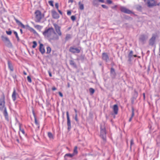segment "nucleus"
Wrapping results in <instances>:
<instances>
[{"instance_id":"8","label":"nucleus","mask_w":160,"mask_h":160,"mask_svg":"<svg viewBox=\"0 0 160 160\" xmlns=\"http://www.w3.org/2000/svg\"><path fill=\"white\" fill-rule=\"evenodd\" d=\"M67 118V124L68 126V130L69 131L71 128V121L69 116V112L68 111L66 112Z\"/></svg>"},{"instance_id":"49","label":"nucleus","mask_w":160,"mask_h":160,"mask_svg":"<svg viewBox=\"0 0 160 160\" xmlns=\"http://www.w3.org/2000/svg\"><path fill=\"white\" fill-rule=\"evenodd\" d=\"M55 7L57 9H58V7H59V6H58V3H56L55 4Z\"/></svg>"},{"instance_id":"60","label":"nucleus","mask_w":160,"mask_h":160,"mask_svg":"<svg viewBox=\"0 0 160 160\" xmlns=\"http://www.w3.org/2000/svg\"><path fill=\"white\" fill-rule=\"evenodd\" d=\"M20 31L21 33L22 34L23 32H22V29H20Z\"/></svg>"},{"instance_id":"27","label":"nucleus","mask_w":160,"mask_h":160,"mask_svg":"<svg viewBox=\"0 0 160 160\" xmlns=\"http://www.w3.org/2000/svg\"><path fill=\"white\" fill-rule=\"evenodd\" d=\"M92 4L94 6H96V7L98 6V3L97 0H93L92 2Z\"/></svg>"},{"instance_id":"33","label":"nucleus","mask_w":160,"mask_h":160,"mask_svg":"<svg viewBox=\"0 0 160 160\" xmlns=\"http://www.w3.org/2000/svg\"><path fill=\"white\" fill-rule=\"evenodd\" d=\"M51 51V48L49 47H48L47 48V53H49Z\"/></svg>"},{"instance_id":"31","label":"nucleus","mask_w":160,"mask_h":160,"mask_svg":"<svg viewBox=\"0 0 160 160\" xmlns=\"http://www.w3.org/2000/svg\"><path fill=\"white\" fill-rule=\"evenodd\" d=\"M89 91L90 92V94L92 95L94 92L95 90L92 88H90L89 89Z\"/></svg>"},{"instance_id":"20","label":"nucleus","mask_w":160,"mask_h":160,"mask_svg":"<svg viewBox=\"0 0 160 160\" xmlns=\"http://www.w3.org/2000/svg\"><path fill=\"white\" fill-rule=\"evenodd\" d=\"M3 114L5 117V118L7 120L8 119V115L7 111L6 108V107H4V111L3 112Z\"/></svg>"},{"instance_id":"28","label":"nucleus","mask_w":160,"mask_h":160,"mask_svg":"<svg viewBox=\"0 0 160 160\" xmlns=\"http://www.w3.org/2000/svg\"><path fill=\"white\" fill-rule=\"evenodd\" d=\"M77 148L78 147L77 146H75L74 147V150H73V154H74V155L75 154H77L78 153V151H77Z\"/></svg>"},{"instance_id":"57","label":"nucleus","mask_w":160,"mask_h":160,"mask_svg":"<svg viewBox=\"0 0 160 160\" xmlns=\"http://www.w3.org/2000/svg\"><path fill=\"white\" fill-rule=\"evenodd\" d=\"M56 89H57V88L55 87H52V90L53 91L56 90Z\"/></svg>"},{"instance_id":"3","label":"nucleus","mask_w":160,"mask_h":160,"mask_svg":"<svg viewBox=\"0 0 160 160\" xmlns=\"http://www.w3.org/2000/svg\"><path fill=\"white\" fill-rule=\"evenodd\" d=\"M147 3L148 7L149 8L156 6H159L160 5V2L157 3V2L155 0H148L147 1Z\"/></svg>"},{"instance_id":"22","label":"nucleus","mask_w":160,"mask_h":160,"mask_svg":"<svg viewBox=\"0 0 160 160\" xmlns=\"http://www.w3.org/2000/svg\"><path fill=\"white\" fill-rule=\"evenodd\" d=\"M26 26L28 28V29L31 32H33L34 34H37V32L32 28L30 27L28 25H27Z\"/></svg>"},{"instance_id":"59","label":"nucleus","mask_w":160,"mask_h":160,"mask_svg":"<svg viewBox=\"0 0 160 160\" xmlns=\"http://www.w3.org/2000/svg\"><path fill=\"white\" fill-rule=\"evenodd\" d=\"M35 27L37 28H39L40 27V26L39 25H37L36 26H35Z\"/></svg>"},{"instance_id":"25","label":"nucleus","mask_w":160,"mask_h":160,"mask_svg":"<svg viewBox=\"0 0 160 160\" xmlns=\"http://www.w3.org/2000/svg\"><path fill=\"white\" fill-rule=\"evenodd\" d=\"M78 5L79 8L80 10H82L84 9V5L81 3V1H79L78 2Z\"/></svg>"},{"instance_id":"24","label":"nucleus","mask_w":160,"mask_h":160,"mask_svg":"<svg viewBox=\"0 0 160 160\" xmlns=\"http://www.w3.org/2000/svg\"><path fill=\"white\" fill-rule=\"evenodd\" d=\"M16 22L17 23L19 26H21L22 28H25V25H24L21 22L19 21H16Z\"/></svg>"},{"instance_id":"43","label":"nucleus","mask_w":160,"mask_h":160,"mask_svg":"<svg viewBox=\"0 0 160 160\" xmlns=\"http://www.w3.org/2000/svg\"><path fill=\"white\" fill-rule=\"evenodd\" d=\"M53 2L52 1H50L48 2V3L49 5L52 7H53L54 5L53 4Z\"/></svg>"},{"instance_id":"58","label":"nucleus","mask_w":160,"mask_h":160,"mask_svg":"<svg viewBox=\"0 0 160 160\" xmlns=\"http://www.w3.org/2000/svg\"><path fill=\"white\" fill-rule=\"evenodd\" d=\"M132 117H131L130 118L129 120V122H130L132 121Z\"/></svg>"},{"instance_id":"41","label":"nucleus","mask_w":160,"mask_h":160,"mask_svg":"<svg viewBox=\"0 0 160 160\" xmlns=\"http://www.w3.org/2000/svg\"><path fill=\"white\" fill-rule=\"evenodd\" d=\"M134 144L133 140V139H132L130 141V149H131L132 146Z\"/></svg>"},{"instance_id":"45","label":"nucleus","mask_w":160,"mask_h":160,"mask_svg":"<svg viewBox=\"0 0 160 160\" xmlns=\"http://www.w3.org/2000/svg\"><path fill=\"white\" fill-rule=\"evenodd\" d=\"M102 7L104 8H105L107 9H108V7L105 5L102 4L101 5Z\"/></svg>"},{"instance_id":"12","label":"nucleus","mask_w":160,"mask_h":160,"mask_svg":"<svg viewBox=\"0 0 160 160\" xmlns=\"http://www.w3.org/2000/svg\"><path fill=\"white\" fill-rule=\"evenodd\" d=\"M102 58L106 62L109 61V56L107 53L103 52L102 53Z\"/></svg>"},{"instance_id":"23","label":"nucleus","mask_w":160,"mask_h":160,"mask_svg":"<svg viewBox=\"0 0 160 160\" xmlns=\"http://www.w3.org/2000/svg\"><path fill=\"white\" fill-rule=\"evenodd\" d=\"M16 91L15 89L14 90L13 92L12 93V98L13 100L14 101H15L16 99Z\"/></svg>"},{"instance_id":"1","label":"nucleus","mask_w":160,"mask_h":160,"mask_svg":"<svg viewBox=\"0 0 160 160\" xmlns=\"http://www.w3.org/2000/svg\"><path fill=\"white\" fill-rule=\"evenodd\" d=\"M100 136L104 141H106V132L105 128L102 124L100 125Z\"/></svg>"},{"instance_id":"36","label":"nucleus","mask_w":160,"mask_h":160,"mask_svg":"<svg viewBox=\"0 0 160 160\" xmlns=\"http://www.w3.org/2000/svg\"><path fill=\"white\" fill-rule=\"evenodd\" d=\"M138 96V93L136 91H135L134 96L133 97L134 98V99H136Z\"/></svg>"},{"instance_id":"13","label":"nucleus","mask_w":160,"mask_h":160,"mask_svg":"<svg viewBox=\"0 0 160 160\" xmlns=\"http://www.w3.org/2000/svg\"><path fill=\"white\" fill-rule=\"evenodd\" d=\"M54 25L57 32L59 35L61 36L62 35V33L60 31V27L56 24H54Z\"/></svg>"},{"instance_id":"56","label":"nucleus","mask_w":160,"mask_h":160,"mask_svg":"<svg viewBox=\"0 0 160 160\" xmlns=\"http://www.w3.org/2000/svg\"><path fill=\"white\" fill-rule=\"evenodd\" d=\"M48 73L49 74V76L50 77H51L52 76V74L50 72V71H48Z\"/></svg>"},{"instance_id":"63","label":"nucleus","mask_w":160,"mask_h":160,"mask_svg":"<svg viewBox=\"0 0 160 160\" xmlns=\"http://www.w3.org/2000/svg\"><path fill=\"white\" fill-rule=\"evenodd\" d=\"M133 56L135 57H137V55H133Z\"/></svg>"},{"instance_id":"34","label":"nucleus","mask_w":160,"mask_h":160,"mask_svg":"<svg viewBox=\"0 0 160 160\" xmlns=\"http://www.w3.org/2000/svg\"><path fill=\"white\" fill-rule=\"evenodd\" d=\"M71 35L70 34H67L65 38V40L66 41H67L69 39L71 38Z\"/></svg>"},{"instance_id":"21","label":"nucleus","mask_w":160,"mask_h":160,"mask_svg":"<svg viewBox=\"0 0 160 160\" xmlns=\"http://www.w3.org/2000/svg\"><path fill=\"white\" fill-rule=\"evenodd\" d=\"M74 156V154L67 153L66 154L64 157V159L65 160H67V157H69L72 158Z\"/></svg>"},{"instance_id":"50","label":"nucleus","mask_w":160,"mask_h":160,"mask_svg":"<svg viewBox=\"0 0 160 160\" xmlns=\"http://www.w3.org/2000/svg\"><path fill=\"white\" fill-rule=\"evenodd\" d=\"M71 14V12L70 10H68L67 11V14L68 15H70Z\"/></svg>"},{"instance_id":"53","label":"nucleus","mask_w":160,"mask_h":160,"mask_svg":"<svg viewBox=\"0 0 160 160\" xmlns=\"http://www.w3.org/2000/svg\"><path fill=\"white\" fill-rule=\"evenodd\" d=\"M59 94L60 95V96L61 97H62L63 95L62 93H61V92H58Z\"/></svg>"},{"instance_id":"6","label":"nucleus","mask_w":160,"mask_h":160,"mask_svg":"<svg viewBox=\"0 0 160 160\" xmlns=\"http://www.w3.org/2000/svg\"><path fill=\"white\" fill-rule=\"evenodd\" d=\"M120 10L121 11L125 13L131 14H133V12L131 10L123 6H121L120 8Z\"/></svg>"},{"instance_id":"64","label":"nucleus","mask_w":160,"mask_h":160,"mask_svg":"<svg viewBox=\"0 0 160 160\" xmlns=\"http://www.w3.org/2000/svg\"><path fill=\"white\" fill-rule=\"evenodd\" d=\"M68 88H69V87H70V85H69V83H68Z\"/></svg>"},{"instance_id":"48","label":"nucleus","mask_w":160,"mask_h":160,"mask_svg":"<svg viewBox=\"0 0 160 160\" xmlns=\"http://www.w3.org/2000/svg\"><path fill=\"white\" fill-rule=\"evenodd\" d=\"M71 18L72 19V20H75L76 17L75 16H72L71 17Z\"/></svg>"},{"instance_id":"47","label":"nucleus","mask_w":160,"mask_h":160,"mask_svg":"<svg viewBox=\"0 0 160 160\" xmlns=\"http://www.w3.org/2000/svg\"><path fill=\"white\" fill-rule=\"evenodd\" d=\"M118 6L117 5H115L111 7V8L112 9L116 10V8Z\"/></svg>"},{"instance_id":"26","label":"nucleus","mask_w":160,"mask_h":160,"mask_svg":"<svg viewBox=\"0 0 160 160\" xmlns=\"http://www.w3.org/2000/svg\"><path fill=\"white\" fill-rule=\"evenodd\" d=\"M70 64L73 67H74L75 68H77V65L72 60H70Z\"/></svg>"},{"instance_id":"51","label":"nucleus","mask_w":160,"mask_h":160,"mask_svg":"<svg viewBox=\"0 0 160 160\" xmlns=\"http://www.w3.org/2000/svg\"><path fill=\"white\" fill-rule=\"evenodd\" d=\"M136 99H134V98L133 97L132 98V100H131V102H132V104L133 103H134V100H135Z\"/></svg>"},{"instance_id":"44","label":"nucleus","mask_w":160,"mask_h":160,"mask_svg":"<svg viewBox=\"0 0 160 160\" xmlns=\"http://www.w3.org/2000/svg\"><path fill=\"white\" fill-rule=\"evenodd\" d=\"M27 80L29 82H32L31 78L29 76H28L27 77Z\"/></svg>"},{"instance_id":"62","label":"nucleus","mask_w":160,"mask_h":160,"mask_svg":"<svg viewBox=\"0 0 160 160\" xmlns=\"http://www.w3.org/2000/svg\"><path fill=\"white\" fill-rule=\"evenodd\" d=\"M143 95L144 98H145V94L144 93H143Z\"/></svg>"},{"instance_id":"55","label":"nucleus","mask_w":160,"mask_h":160,"mask_svg":"<svg viewBox=\"0 0 160 160\" xmlns=\"http://www.w3.org/2000/svg\"><path fill=\"white\" fill-rule=\"evenodd\" d=\"M58 12L60 14H61V15H62V12L61 11L59 10L58 9Z\"/></svg>"},{"instance_id":"61","label":"nucleus","mask_w":160,"mask_h":160,"mask_svg":"<svg viewBox=\"0 0 160 160\" xmlns=\"http://www.w3.org/2000/svg\"><path fill=\"white\" fill-rule=\"evenodd\" d=\"M23 74H24L25 75H27V73L26 72H25V71H24L23 72Z\"/></svg>"},{"instance_id":"52","label":"nucleus","mask_w":160,"mask_h":160,"mask_svg":"<svg viewBox=\"0 0 160 160\" xmlns=\"http://www.w3.org/2000/svg\"><path fill=\"white\" fill-rule=\"evenodd\" d=\"M75 119L76 121H78V118H77V114H76L75 115Z\"/></svg>"},{"instance_id":"11","label":"nucleus","mask_w":160,"mask_h":160,"mask_svg":"<svg viewBox=\"0 0 160 160\" xmlns=\"http://www.w3.org/2000/svg\"><path fill=\"white\" fill-rule=\"evenodd\" d=\"M5 103V97L3 96L2 98H0V110H2L4 108Z\"/></svg>"},{"instance_id":"35","label":"nucleus","mask_w":160,"mask_h":160,"mask_svg":"<svg viewBox=\"0 0 160 160\" xmlns=\"http://www.w3.org/2000/svg\"><path fill=\"white\" fill-rule=\"evenodd\" d=\"M32 43L33 44V45L32 46V47L33 48H35L37 46V43L36 42L34 41L32 42Z\"/></svg>"},{"instance_id":"2","label":"nucleus","mask_w":160,"mask_h":160,"mask_svg":"<svg viewBox=\"0 0 160 160\" xmlns=\"http://www.w3.org/2000/svg\"><path fill=\"white\" fill-rule=\"evenodd\" d=\"M54 32V30L52 28H49L45 30L43 32V34L45 37L49 38L51 35Z\"/></svg>"},{"instance_id":"46","label":"nucleus","mask_w":160,"mask_h":160,"mask_svg":"<svg viewBox=\"0 0 160 160\" xmlns=\"http://www.w3.org/2000/svg\"><path fill=\"white\" fill-rule=\"evenodd\" d=\"M6 32L7 34L8 35H11L12 33V31L11 30L9 31H6Z\"/></svg>"},{"instance_id":"5","label":"nucleus","mask_w":160,"mask_h":160,"mask_svg":"<svg viewBox=\"0 0 160 160\" xmlns=\"http://www.w3.org/2000/svg\"><path fill=\"white\" fill-rule=\"evenodd\" d=\"M2 41L4 42L5 45L7 47L9 48L12 47V44L8 38L2 36Z\"/></svg>"},{"instance_id":"40","label":"nucleus","mask_w":160,"mask_h":160,"mask_svg":"<svg viewBox=\"0 0 160 160\" xmlns=\"http://www.w3.org/2000/svg\"><path fill=\"white\" fill-rule=\"evenodd\" d=\"M48 137L50 138H53V136L52 133L50 132H48Z\"/></svg>"},{"instance_id":"18","label":"nucleus","mask_w":160,"mask_h":160,"mask_svg":"<svg viewBox=\"0 0 160 160\" xmlns=\"http://www.w3.org/2000/svg\"><path fill=\"white\" fill-rule=\"evenodd\" d=\"M118 107L117 104H115L113 106V110L114 113L115 114H117L118 111Z\"/></svg>"},{"instance_id":"17","label":"nucleus","mask_w":160,"mask_h":160,"mask_svg":"<svg viewBox=\"0 0 160 160\" xmlns=\"http://www.w3.org/2000/svg\"><path fill=\"white\" fill-rule=\"evenodd\" d=\"M43 45L42 43H40L39 46V50L41 53L43 54L45 52V49L43 47Z\"/></svg>"},{"instance_id":"16","label":"nucleus","mask_w":160,"mask_h":160,"mask_svg":"<svg viewBox=\"0 0 160 160\" xmlns=\"http://www.w3.org/2000/svg\"><path fill=\"white\" fill-rule=\"evenodd\" d=\"M52 16L54 19H57L59 17V14L55 11H52Z\"/></svg>"},{"instance_id":"32","label":"nucleus","mask_w":160,"mask_h":160,"mask_svg":"<svg viewBox=\"0 0 160 160\" xmlns=\"http://www.w3.org/2000/svg\"><path fill=\"white\" fill-rule=\"evenodd\" d=\"M19 128L20 130L22 132V133L23 134H25V132H24V130L23 129H21V125L20 124V123H19Z\"/></svg>"},{"instance_id":"39","label":"nucleus","mask_w":160,"mask_h":160,"mask_svg":"<svg viewBox=\"0 0 160 160\" xmlns=\"http://www.w3.org/2000/svg\"><path fill=\"white\" fill-rule=\"evenodd\" d=\"M34 118H35V123L36 124V125L38 126V127L39 128V123H38V121H37V119L36 118L35 116H34Z\"/></svg>"},{"instance_id":"9","label":"nucleus","mask_w":160,"mask_h":160,"mask_svg":"<svg viewBox=\"0 0 160 160\" xmlns=\"http://www.w3.org/2000/svg\"><path fill=\"white\" fill-rule=\"evenodd\" d=\"M156 36L154 34L152 35V37L149 40V45L150 46H153L155 42Z\"/></svg>"},{"instance_id":"37","label":"nucleus","mask_w":160,"mask_h":160,"mask_svg":"<svg viewBox=\"0 0 160 160\" xmlns=\"http://www.w3.org/2000/svg\"><path fill=\"white\" fill-rule=\"evenodd\" d=\"M132 115H131V117L133 118V117L134 115V108L133 107H132Z\"/></svg>"},{"instance_id":"42","label":"nucleus","mask_w":160,"mask_h":160,"mask_svg":"<svg viewBox=\"0 0 160 160\" xmlns=\"http://www.w3.org/2000/svg\"><path fill=\"white\" fill-rule=\"evenodd\" d=\"M112 2L111 0H106V3L108 4H111L112 3Z\"/></svg>"},{"instance_id":"14","label":"nucleus","mask_w":160,"mask_h":160,"mask_svg":"<svg viewBox=\"0 0 160 160\" xmlns=\"http://www.w3.org/2000/svg\"><path fill=\"white\" fill-rule=\"evenodd\" d=\"M110 75L112 78H114L116 76V73L115 69L112 68L110 70Z\"/></svg>"},{"instance_id":"29","label":"nucleus","mask_w":160,"mask_h":160,"mask_svg":"<svg viewBox=\"0 0 160 160\" xmlns=\"http://www.w3.org/2000/svg\"><path fill=\"white\" fill-rule=\"evenodd\" d=\"M13 33H14V34L16 36V38L17 39V41H20V39H19V37L18 36L17 32L16 31H13Z\"/></svg>"},{"instance_id":"30","label":"nucleus","mask_w":160,"mask_h":160,"mask_svg":"<svg viewBox=\"0 0 160 160\" xmlns=\"http://www.w3.org/2000/svg\"><path fill=\"white\" fill-rule=\"evenodd\" d=\"M59 38L58 37L57 35H56L55 36L53 37L52 38H50V39L51 40H57Z\"/></svg>"},{"instance_id":"4","label":"nucleus","mask_w":160,"mask_h":160,"mask_svg":"<svg viewBox=\"0 0 160 160\" xmlns=\"http://www.w3.org/2000/svg\"><path fill=\"white\" fill-rule=\"evenodd\" d=\"M34 13L37 20H41L44 17V14L42 13L39 10H36L35 12Z\"/></svg>"},{"instance_id":"19","label":"nucleus","mask_w":160,"mask_h":160,"mask_svg":"<svg viewBox=\"0 0 160 160\" xmlns=\"http://www.w3.org/2000/svg\"><path fill=\"white\" fill-rule=\"evenodd\" d=\"M8 65L9 69L11 71H13V66L12 65V63L9 61H8Z\"/></svg>"},{"instance_id":"10","label":"nucleus","mask_w":160,"mask_h":160,"mask_svg":"<svg viewBox=\"0 0 160 160\" xmlns=\"http://www.w3.org/2000/svg\"><path fill=\"white\" fill-rule=\"evenodd\" d=\"M69 51L73 53H79L80 52V50L78 48H74L71 47L69 48Z\"/></svg>"},{"instance_id":"7","label":"nucleus","mask_w":160,"mask_h":160,"mask_svg":"<svg viewBox=\"0 0 160 160\" xmlns=\"http://www.w3.org/2000/svg\"><path fill=\"white\" fill-rule=\"evenodd\" d=\"M148 38V36L147 35H141L139 38V41L142 44H143Z\"/></svg>"},{"instance_id":"15","label":"nucleus","mask_w":160,"mask_h":160,"mask_svg":"<svg viewBox=\"0 0 160 160\" xmlns=\"http://www.w3.org/2000/svg\"><path fill=\"white\" fill-rule=\"evenodd\" d=\"M133 51H131L128 55V61L129 62H130L133 58Z\"/></svg>"},{"instance_id":"54","label":"nucleus","mask_w":160,"mask_h":160,"mask_svg":"<svg viewBox=\"0 0 160 160\" xmlns=\"http://www.w3.org/2000/svg\"><path fill=\"white\" fill-rule=\"evenodd\" d=\"M74 0H68V2L70 3L71 2V3H72L73 2Z\"/></svg>"},{"instance_id":"38","label":"nucleus","mask_w":160,"mask_h":160,"mask_svg":"<svg viewBox=\"0 0 160 160\" xmlns=\"http://www.w3.org/2000/svg\"><path fill=\"white\" fill-rule=\"evenodd\" d=\"M137 9L139 11H141L142 9V7L140 5L137 6L136 7Z\"/></svg>"}]
</instances>
